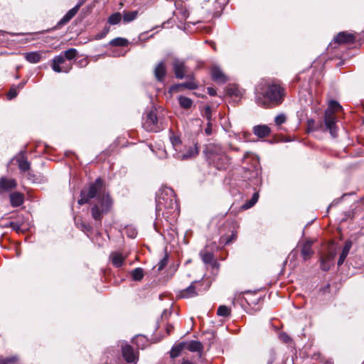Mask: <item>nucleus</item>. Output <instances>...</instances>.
I'll list each match as a JSON object with an SVG mask.
<instances>
[{"instance_id":"obj_1","label":"nucleus","mask_w":364,"mask_h":364,"mask_svg":"<svg viewBox=\"0 0 364 364\" xmlns=\"http://www.w3.org/2000/svg\"><path fill=\"white\" fill-rule=\"evenodd\" d=\"M102 189L103 181L97 178L90 185L88 190L81 191L80 198L77 201L79 205H83L91 198L97 197V203L92 205L90 211L92 218L100 223L103 215L110 210L112 205V200L109 195H101Z\"/></svg>"},{"instance_id":"obj_2","label":"nucleus","mask_w":364,"mask_h":364,"mask_svg":"<svg viewBox=\"0 0 364 364\" xmlns=\"http://www.w3.org/2000/svg\"><path fill=\"white\" fill-rule=\"evenodd\" d=\"M156 210L159 215L166 218H176L179 215L178 203L175 198V193L169 187H162L156 195Z\"/></svg>"},{"instance_id":"obj_3","label":"nucleus","mask_w":364,"mask_h":364,"mask_svg":"<svg viewBox=\"0 0 364 364\" xmlns=\"http://www.w3.org/2000/svg\"><path fill=\"white\" fill-rule=\"evenodd\" d=\"M284 92L283 88L274 84L260 87L255 92V102L264 108L277 106L283 101Z\"/></svg>"},{"instance_id":"obj_4","label":"nucleus","mask_w":364,"mask_h":364,"mask_svg":"<svg viewBox=\"0 0 364 364\" xmlns=\"http://www.w3.org/2000/svg\"><path fill=\"white\" fill-rule=\"evenodd\" d=\"M342 109L340 104L335 101L331 100L328 104V107L325 112L324 114V125L321 124L320 128L323 131H328L333 137L338 136V127L336 125L337 117L335 112Z\"/></svg>"},{"instance_id":"obj_5","label":"nucleus","mask_w":364,"mask_h":364,"mask_svg":"<svg viewBox=\"0 0 364 364\" xmlns=\"http://www.w3.org/2000/svg\"><path fill=\"white\" fill-rule=\"evenodd\" d=\"M143 127L148 132H159L164 129L163 118L157 117L156 110L151 109L146 112Z\"/></svg>"},{"instance_id":"obj_6","label":"nucleus","mask_w":364,"mask_h":364,"mask_svg":"<svg viewBox=\"0 0 364 364\" xmlns=\"http://www.w3.org/2000/svg\"><path fill=\"white\" fill-rule=\"evenodd\" d=\"M198 154V148L196 144L182 145L179 150L173 154L175 158L179 160H188L196 156Z\"/></svg>"},{"instance_id":"obj_7","label":"nucleus","mask_w":364,"mask_h":364,"mask_svg":"<svg viewBox=\"0 0 364 364\" xmlns=\"http://www.w3.org/2000/svg\"><path fill=\"white\" fill-rule=\"evenodd\" d=\"M52 69L56 73H68L72 69V63L68 62L63 55L55 56L52 61Z\"/></svg>"},{"instance_id":"obj_8","label":"nucleus","mask_w":364,"mask_h":364,"mask_svg":"<svg viewBox=\"0 0 364 364\" xmlns=\"http://www.w3.org/2000/svg\"><path fill=\"white\" fill-rule=\"evenodd\" d=\"M207 156L208 158L213 163H216L217 159H225V156L223 154V150L220 146L210 144L206 147Z\"/></svg>"},{"instance_id":"obj_9","label":"nucleus","mask_w":364,"mask_h":364,"mask_svg":"<svg viewBox=\"0 0 364 364\" xmlns=\"http://www.w3.org/2000/svg\"><path fill=\"white\" fill-rule=\"evenodd\" d=\"M122 353L124 360L129 363H136L138 360V356L134 353L133 348L128 345L124 344L122 346Z\"/></svg>"},{"instance_id":"obj_10","label":"nucleus","mask_w":364,"mask_h":364,"mask_svg":"<svg viewBox=\"0 0 364 364\" xmlns=\"http://www.w3.org/2000/svg\"><path fill=\"white\" fill-rule=\"evenodd\" d=\"M355 37L353 33L342 31L337 34L333 38V43L338 44H351L353 43Z\"/></svg>"},{"instance_id":"obj_11","label":"nucleus","mask_w":364,"mask_h":364,"mask_svg":"<svg viewBox=\"0 0 364 364\" xmlns=\"http://www.w3.org/2000/svg\"><path fill=\"white\" fill-rule=\"evenodd\" d=\"M199 285H200V282L196 281V282H192L189 287H188L186 289H185L182 291H181L178 296L181 298H185V299H188V298L196 296V295H198V292L196 290L198 289V286H199Z\"/></svg>"},{"instance_id":"obj_12","label":"nucleus","mask_w":364,"mask_h":364,"mask_svg":"<svg viewBox=\"0 0 364 364\" xmlns=\"http://www.w3.org/2000/svg\"><path fill=\"white\" fill-rule=\"evenodd\" d=\"M173 69L176 78L183 79L185 77L186 67L183 60L175 59L173 62Z\"/></svg>"},{"instance_id":"obj_13","label":"nucleus","mask_w":364,"mask_h":364,"mask_svg":"<svg viewBox=\"0 0 364 364\" xmlns=\"http://www.w3.org/2000/svg\"><path fill=\"white\" fill-rule=\"evenodd\" d=\"M336 256L334 252H329L321 257V268L323 271H328L333 264V260Z\"/></svg>"},{"instance_id":"obj_14","label":"nucleus","mask_w":364,"mask_h":364,"mask_svg":"<svg viewBox=\"0 0 364 364\" xmlns=\"http://www.w3.org/2000/svg\"><path fill=\"white\" fill-rule=\"evenodd\" d=\"M16 186L14 179L1 177L0 178V193L9 191Z\"/></svg>"},{"instance_id":"obj_15","label":"nucleus","mask_w":364,"mask_h":364,"mask_svg":"<svg viewBox=\"0 0 364 364\" xmlns=\"http://www.w3.org/2000/svg\"><path fill=\"white\" fill-rule=\"evenodd\" d=\"M211 75L213 79L217 82L224 83L227 81L228 78L223 73L221 69L218 66H213L211 69Z\"/></svg>"},{"instance_id":"obj_16","label":"nucleus","mask_w":364,"mask_h":364,"mask_svg":"<svg viewBox=\"0 0 364 364\" xmlns=\"http://www.w3.org/2000/svg\"><path fill=\"white\" fill-rule=\"evenodd\" d=\"M83 2H80L78 4H77L75 7H73L72 9L69 10L66 14L60 19L58 24L59 25H63L69 22L77 13L79 11L80 6H82Z\"/></svg>"},{"instance_id":"obj_17","label":"nucleus","mask_w":364,"mask_h":364,"mask_svg":"<svg viewBox=\"0 0 364 364\" xmlns=\"http://www.w3.org/2000/svg\"><path fill=\"white\" fill-rule=\"evenodd\" d=\"M109 259L114 267H120L123 265L126 256L119 252H113L110 254Z\"/></svg>"},{"instance_id":"obj_18","label":"nucleus","mask_w":364,"mask_h":364,"mask_svg":"<svg viewBox=\"0 0 364 364\" xmlns=\"http://www.w3.org/2000/svg\"><path fill=\"white\" fill-rule=\"evenodd\" d=\"M271 129L267 125H257L253 127V133L259 138H264L270 134Z\"/></svg>"},{"instance_id":"obj_19","label":"nucleus","mask_w":364,"mask_h":364,"mask_svg":"<svg viewBox=\"0 0 364 364\" xmlns=\"http://www.w3.org/2000/svg\"><path fill=\"white\" fill-rule=\"evenodd\" d=\"M166 74V68L164 62H160L154 69V75L158 81L162 82Z\"/></svg>"},{"instance_id":"obj_20","label":"nucleus","mask_w":364,"mask_h":364,"mask_svg":"<svg viewBox=\"0 0 364 364\" xmlns=\"http://www.w3.org/2000/svg\"><path fill=\"white\" fill-rule=\"evenodd\" d=\"M314 254V251L312 250V242L310 240L306 241L301 247V255L304 260L309 259L312 255Z\"/></svg>"},{"instance_id":"obj_21","label":"nucleus","mask_w":364,"mask_h":364,"mask_svg":"<svg viewBox=\"0 0 364 364\" xmlns=\"http://www.w3.org/2000/svg\"><path fill=\"white\" fill-rule=\"evenodd\" d=\"M10 201L13 207H18L23 203V196L19 193H14L10 195Z\"/></svg>"},{"instance_id":"obj_22","label":"nucleus","mask_w":364,"mask_h":364,"mask_svg":"<svg viewBox=\"0 0 364 364\" xmlns=\"http://www.w3.org/2000/svg\"><path fill=\"white\" fill-rule=\"evenodd\" d=\"M25 58L31 63H37L41 59V55L38 52H30L25 53Z\"/></svg>"},{"instance_id":"obj_23","label":"nucleus","mask_w":364,"mask_h":364,"mask_svg":"<svg viewBox=\"0 0 364 364\" xmlns=\"http://www.w3.org/2000/svg\"><path fill=\"white\" fill-rule=\"evenodd\" d=\"M133 343L138 348L143 349L148 344V340L145 336L139 335L133 338Z\"/></svg>"},{"instance_id":"obj_24","label":"nucleus","mask_w":364,"mask_h":364,"mask_svg":"<svg viewBox=\"0 0 364 364\" xmlns=\"http://www.w3.org/2000/svg\"><path fill=\"white\" fill-rule=\"evenodd\" d=\"M178 101L181 107L186 109L191 108L193 105V100L187 97L181 95L178 97Z\"/></svg>"},{"instance_id":"obj_25","label":"nucleus","mask_w":364,"mask_h":364,"mask_svg":"<svg viewBox=\"0 0 364 364\" xmlns=\"http://www.w3.org/2000/svg\"><path fill=\"white\" fill-rule=\"evenodd\" d=\"M186 348L191 352H200L203 350V346L199 341H191L186 345Z\"/></svg>"},{"instance_id":"obj_26","label":"nucleus","mask_w":364,"mask_h":364,"mask_svg":"<svg viewBox=\"0 0 364 364\" xmlns=\"http://www.w3.org/2000/svg\"><path fill=\"white\" fill-rule=\"evenodd\" d=\"M200 255L203 262L206 264L213 263V266H217V262H213V254L207 251L201 252Z\"/></svg>"},{"instance_id":"obj_27","label":"nucleus","mask_w":364,"mask_h":364,"mask_svg":"<svg viewBox=\"0 0 364 364\" xmlns=\"http://www.w3.org/2000/svg\"><path fill=\"white\" fill-rule=\"evenodd\" d=\"M138 11H127L123 14V20L126 23H129L135 20L138 16Z\"/></svg>"},{"instance_id":"obj_28","label":"nucleus","mask_w":364,"mask_h":364,"mask_svg":"<svg viewBox=\"0 0 364 364\" xmlns=\"http://www.w3.org/2000/svg\"><path fill=\"white\" fill-rule=\"evenodd\" d=\"M170 141L175 151L179 150V148L182 147L183 144H181V139L178 136L174 135L171 133V135L170 136Z\"/></svg>"},{"instance_id":"obj_29","label":"nucleus","mask_w":364,"mask_h":364,"mask_svg":"<svg viewBox=\"0 0 364 364\" xmlns=\"http://www.w3.org/2000/svg\"><path fill=\"white\" fill-rule=\"evenodd\" d=\"M131 276L134 281H141L144 277V270L141 267H137L131 272Z\"/></svg>"},{"instance_id":"obj_30","label":"nucleus","mask_w":364,"mask_h":364,"mask_svg":"<svg viewBox=\"0 0 364 364\" xmlns=\"http://www.w3.org/2000/svg\"><path fill=\"white\" fill-rule=\"evenodd\" d=\"M237 237V231L232 230V233L230 235H223L220 238V242L224 243L225 245H228L232 241L235 240Z\"/></svg>"},{"instance_id":"obj_31","label":"nucleus","mask_w":364,"mask_h":364,"mask_svg":"<svg viewBox=\"0 0 364 364\" xmlns=\"http://www.w3.org/2000/svg\"><path fill=\"white\" fill-rule=\"evenodd\" d=\"M259 193H255L252 197V198L247 201L246 203L242 205L241 208L243 210H247L252 208L258 200Z\"/></svg>"},{"instance_id":"obj_32","label":"nucleus","mask_w":364,"mask_h":364,"mask_svg":"<svg viewBox=\"0 0 364 364\" xmlns=\"http://www.w3.org/2000/svg\"><path fill=\"white\" fill-rule=\"evenodd\" d=\"M185 344L181 343L176 346H174L171 350L170 355L171 357L174 358L178 357L180 355V353L183 350L184 348Z\"/></svg>"},{"instance_id":"obj_33","label":"nucleus","mask_w":364,"mask_h":364,"mask_svg":"<svg viewBox=\"0 0 364 364\" xmlns=\"http://www.w3.org/2000/svg\"><path fill=\"white\" fill-rule=\"evenodd\" d=\"M128 43L127 39L120 37L114 38L109 42V44L113 46H127Z\"/></svg>"},{"instance_id":"obj_34","label":"nucleus","mask_w":364,"mask_h":364,"mask_svg":"<svg viewBox=\"0 0 364 364\" xmlns=\"http://www.w3.org/2000/svg\"><path fill=\"white\" fill-rule=\"evenodd\" d=\"M122 20V14L119 12H116L112 14L108 18V23L111 25H116Z\"/></svg>"},{"instance_id":"obj_35","label":"nucleus","mask_w":364,"mask_h":364,"mask_svg":"<svg viewBox=\"0 0 364 364\" xmlns=\"http://www.w3.org/2000/svg\"><path fill=\"white\" fill-rule=\"evenodd\" d=\"M181 85L183 89L186 88V89H188V90H195V89L198 88V83L194 80H191L188 82H182V83H181Z\"/></svg>"},{"instance_id":"obj_36","label":"nucleus","mask_w":364,"mask_h":364,"mask_svg":"<svg viewBox=\"0 0 364 364\" xmlns=\"http://www.w3.org/2000/svg\"><path fill=\"white\" fill-rule=\"evenodd\" d=\"M18 167L21 171H27L30 169V163L23 158L18 160Z\"/></svg>"},{"instance_id":"obj_37","label":"nucleus","mask_w":364,"mask_h":364,"mask_svg":"<svg viewBox=\"0 0 364 364\" xmlns=\"http://www.w3.org/2000/svg\"><path fill=\"white\" fill-rule=\"evenodd\" d=\"M217 314L220 316H228L230 314V309L228 306L222 305L218 307Z\"/></svg>"},{"instance_id":"obj_38","label":"nucleus","mask_w":364,"mask_h":364,"mask_svg":"<svg viewBox=\"0 0 364 364\" xmlns=\"http://www.w3.org/2000/svg\"><path fill=\"white\" fill-rule=\"evenodd\" d=\"M77 55V50L75 48H70L65 51L63 57L66 60H70L75 58Z\"/></svg>"},{"instance_id":"obj_39","label":"nucleus","mask_w":364,"mask_h":364,"mask_svg":"<svg viewBox=\"0 0 364 364\" xmlns=\"http://www.w3.org/2000/svg\"><path fill=\"white\" fill-rule=\"evenodd\" d=\"M351 247H352V242L350 240L346 241L344 247L342 250L341 256L346 258V257L348 256V255L350 252Z\"/></svg>"},{"instance_id":"obj_40","label":"nucleus","mask_w":364,"mask_h":364,"mask_svg":"<svg viewBox=\"0 0 364 364\" xmlns=\"http://www.w3.org/2000/svg\"><path fill=\"white\" fill-rule=\"evenodd\" d=\"M228 94L235 97H240L242 95V91L237 87H230L228 88Z\"/></svg>"},{"instance_id":"obj_41","label":"nucleus","mask_w":364,"mask_h":364,"mask_svg":"<svg viewBox=\"0 0 364 364\" xmlns=\"http://www.w3.org/2000/svg\"><path fill=\"white\" fill-rule=\"evenodd\" d=\"M168 264V257L165 255L158 263L157 264V272H160Z\"/></svg>"},{"instance_id":"obj_42","label":"nucleus","mask_w":364,"mask_h":364,"mask_svg":"<svg viewBox=\"0 0 364 364\" xmlns=\"http://www.w3.org/2000/svg\"><path fill=\"white\" fill-rule=\"evenodd\" d=\"M287 120V117L284 114H279L276 116L274 119V122L277 125L279 126L284 124Z\"/></svg>"},{"instance_id":"obj_43","label":"nucleus","mask_w":364,"mask_h":364,"mask_svg":"<svg viewBox=\"0 0 364 364\" xmlns=\"http://www.w3.org/2000/svg\"><path fill=\"white\" fill-rule=\"evenodd\" d=\"M17 360L16 356H12L9 358H2L0 357V364H9L11 363H14Z\"/></svg>"},{"instance_id":"obj_44","label":"nucleus","mask_w":364,"mask_h":364,"mask_svg":"<svg viewBox=\"0 0 364 364\" xmlns=\"http://www.w3.org/2000/svg\"><path fill=\"white\" fill-rule=\"evenodd\" d=\"M18 95V88L17 87H11L8 95L7 97L9 100H11L14 97H16Z\"/></svg>"},{"instance_id":"obj_45","label":"nucleus","mask_w":364,"mask_h":364,"mask_svg":"<svg viewBox=\"0 0 364 364\" xmlns=\"http://www.w3.org/2000/svg\"><path fill=\"white\" fill-rule=\"evenodd\" d=\"M279 338L282 342L285 343H289L291 341V338L286 333H282L279 335Z\"/></svg>"},{"instance_id":"obj_46","label":"nucleus","mask_w":364,"mask_h":364,"mask_svg":"<svg viewBox=\"0 0 364 364\" xmlns=\"http://www.w3.org/2000/svg\"><path fill=\"white\" fill-rule=\"evenodd\" d=\"M182 90H183V88L181 87V83H179V84L172 85L170 87L169 92H181Z\"/></svg>"},{"instance_id":"obj_47","label":"nucleus","mask_w":364,"mask_h":364,"mask_svg":"<svg viewBox=\"0 0 364 364\" xmlns=\"http://www.w3.org/2000/svg\"><path fill=\"white\" fill-rule=\"evenodd\" d=\"M9 227H11L13 230H16L17 232L21 230V225L18 224L17 222H10Z\"/></svg>"},{"instance_id":"obj_48","label":"nucleus","mask_w":364,"mask_h":364,"mask_svg":"<svg viewBox=\"0 0 364 364\" xmlns=\"http://www.w3.org/2000/svg\"><path fill=\"white\" fill-rule=\"evenodd\" d=\"M28 178L33 183H37L38 181V176L34 175L31 172L28 173Z\"/></svg>"},{"instance_id":"obj_49","label":"nucleus","mask_w":364,"mask_h":364,"mask_svg":"<svg viewBox=\"0 0 364 364\" xmlns=\"http://www.w3.org/2000/svg\"><path fill=\"white\" fill-rule=\"evenodd\" d=\"M173 330V326L168 324L167 325L166 328V333L168 335H169Z\"/></svg>"},{"instance_id":"obj_50","label":"nucleus","mask_w":364,"mask_h":364,"mask_svg":"<svg viewBox=\"0 0 364 364\" xmlns=\"http://www.w3.org/2000/svg\"><path fill=\"white\" fill-rule=\"evenodd\" d=\"M345 259H346V257H342V256L340 255L338 261V266L342 265L343 263L344 262Z\"/></svg>"},{"instance_id":"obj_51","label":"nucleus","mask_w":364,"mask_h":364,"mask_svg":"<svg viewBox=\"0 0 364 364\" xmlns=\"http://www.w3.org/2000/svg\"><path fill=\"white\" fill-rule=\"evenodd\" d=\"M208 94L210 95L213 96V95H215L216 94V92H215V90L213 88L209 87L208 89Z\"/></svg>"},{"instance_id":"obj_52","label":"nucleus","mask_w":364,"mask_h":364,"mask_svg":"<svg viewBox=\"0 0 364 364\" xmlns=\"http://www.w3.org/2000/svg\"><path fill=\"white\" fill-rule=\"evenodd\" d=\"M211 127H210V124L208 123V127L205 129V133L208 134V135H210L211 134Z\"/></svg>"},{"instance_id":"obj_53","label":"nucleus","mask_w":364,"mask_h":364,"mask_svg":"<svg viewBox=\"0 0 364 364\" xmlns=\"http://www.w3.org/2000/svg\"><path fill=\"white\" fill-rule=\"evenodd\" d=\"M107 32H108V31H105V32H104L102 33L97 35L96 38L97 39H101V38H104Z\"/></svg>"},{"instance_id":"obj_54","label":"nucleus","mask_w":364,"mask_h":364,"mask_svg":"<svg viewBox=\"0 0 364 364\" xmlns=\"http://www.w3.org/2000/svg\"><path fill=\"white\" fill-rule=\"evenodd\" d=\"M136 235V232H135V230H132V232H130V234L129 235V237H134Z\"/></svg>"},{"instance_id":"obj_55","label":"nucleus","mask_w":364,"mask_h":364,"mask_svg":"<svg viewBox=\"0 0 364 364\" xmlns=\"http://www.w3.org/2000/svg\"><path fill=\"white\" fill-rule=\"evenodd\" d=\"M82 226L84 227V228H85V229H86V230H89L90 229V225H85V224H84Z\"/></svg>"},{"instance_id":"obj_56","label":"nucleus","mask_w":364,"mask_h":364,"mask_svg":"<svg viewBox=\"0 0 364 364\" xmlns=\"http://www.w3.org/2000/svg\"><path fill=\"white\" fill-rule=\"evenodd\" d=\"M23 85H24V83H21V84H20V85L18 86V87H17V88H22V87H23Z\"/></svg>"},{"instance_id":"obj_57","label":"nucleus","mask_w":364,"mask_h":364,"mask_svg":"<svg viewBox=\"0 0 364 364\" xmlns=\"http://www.w3.org/2000/svg\"><path fill=\"white\" fill-rule=\"evenodd\" d=\"M211 46L213 48V49L215 50V43H212Z\"/></svg>"}]
</instances>
